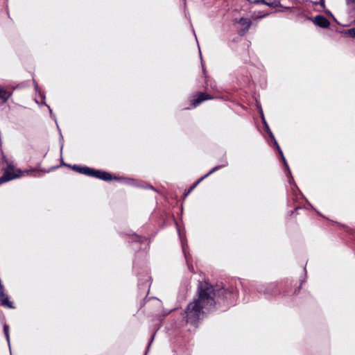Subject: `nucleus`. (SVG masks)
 <instances>
[{
    "mask_svg": "<svg viewBox=\"0 0 355 355\" xmlns=\"http://www.w3.org/2000/svg\"><path fill=\"white\" fill-rule=\"evenodd\" d=\"M155 333L153 334V336H151L150 340H149V343H148V346L147 347V350L149 349V347L151 345V343H153V340H154V338H155Z\"/></svg>",
    "mask_w": 355,
    "mask_h": 355,
    "instance_id": "nucleus-19",
    "label": "nucleus"
},
{
    "mask_svg": "<svg viewBox=\"0 0 355 355\" xmlns=\"http://www.w3.org/2000/svg\"><path fill=\"white\" fill-rule=\"evenodd\" d=\"M0 302L1 304L4 307L9 309L14 308L12 303L9 300L8 295L4 292V288H2L1 286L0 288Z\"/></svg>",
    "mask_w": 355,
    "mask_h": 355,
    "instance_id": "nucleus-9",
    "label": "nucleus"
},
{
    "mask_svg": "<svg viewBox=\"0 0 355 355\" xmlns=\"http://www.w3.org/2000/svg\"><path fill=\"white\" fill-rule=\"evenodd\" d=\"M260 114H261V119H262V122H263V123L264 125V127H265V130L267 132V133L268 134L270 138L272 139L273 144L275 146L276 149L278 151V153H279V156L281 157V159H282V162L284 163V166L286 168V175H287L288 178L289 179L288 181H289L290 183H291V180H293V178L291 176V172L290 171V168H289V166L288 165V163H287V162H286V159H285V157L284 156L283 152H282V149L280 148V147H279L277 140L275 139L274 135L272 134V131L270 130V128H269V126H268V123H267V122H266V121L265 119V117L263 116V113L262 110L260 111Z\"/></svg>",
    "mask_w": 355,
    "mask_h": 355,
    "instance_id": "nucleus-2",
    "label": "nucleus"
},
{
    "mask_svg": "<svg viewBox=\"0 0 355 355\" xmlns=\"http://www.w3.org/2000/svg\"><path fill=\"white\" fill-rule=\"evenodd\" d=\"M226 166H227V161H224L223 164H222L221 165H218V166H216L214 167L209 172H208L207 174H205V175L201 177L197 182H196L190 187V189H189V191H188L187 194L190 193L202 180H204L205 178H207L208 176H209L211 174H212L215 171H218V170H219V169H220V168H222L223 167H225Z\"/></svg>",
    "mask_w": 355,
    "mask_h": 355,
    "instance_id": "nucleus-5",
    "label": "nucleus"
},
{
    "mask_svg": "<svg viewBox=\"0 0 355 355\" xmlns=\"http://www.w3.org/2000/svg\"><path fill=\"white\" fill-rule=\"evenodd\" d=\"M239 23L241 26V28L239 31V34L240 35H244L250 29L252 25V21L248 18L241 17Z\"/></svg>",
    "mask_w": 355,
    "mask_h": 355,
    "instance_id": "nucleus-7",
    "label": "nucleus"
},
{
    "mask_svg": "<svg viewBox=\"0 0 355 355\" xmlns=\"http://www.w3.org/2000/svg\"><path fill=\"white\" fill-rule=\"evenodd\" d=\"M90 177H94L105 181H110L113 179L111 173L101 170L92 168Z\"/></svg>",
    "mask_w": 355,
    "mask_h": 355,
    "instance_id": "nucleus-4",
    "label": "nucleus"
},
{
    "mask_svg": "<svg viewBox=\"0 0 355 355\" xmlns=\"http://www.w3.org/2000/svg\"><path fill=\"white\" fill-rule=\"evenodd\" d=\"M350 13H355V0H345Z\"/></svg>",
    "mask_w": 355,
    "mask_h": 355,
    "instance_id": "nucleus-13",
    "label": "nucleus"
},
{
    "mask_svg": "<svg viewBox=\"0 0 355 355\" xmlns=\"http://www.w3.org/2000/svg\"><path fill=\"white\" fill-rule=\"evenodd\" d=\"M11 96V93L6 90L2 87H0V99L3 100L4 102L7 101L8 99Z\"/></svg>",
    "mask_w": 355,
    "mask_h": 355,
    "instance_id": "nucleus-12",
    "label": "nucleus"
},
{
    "mask_svg": "<svg viewBox=\"0 0 355 355\" xmlns=\"http://www.w3.org/2000/svg\"><path fill=\"white\" fill-rule=\"evenodd\" d=\"M312 21L321 28H328L330 25L329 21L323 15H316Z\"/></svg>",
    "mask_w": 355,
    "mask_h": 355,
    "instance_id": "nucleus-10",
    "label": "nucleus"
},
{
    "mask_svg": "<svg viewBox=\"0 0 355 355\" xmlns=\"http://www.w3.org/2000/svg\"><path fill=\"white\" fill-rule=\"evenodd\" d=\"M348 31H349V35L352 37H355V27L353 28L349 29Z\"/></svg>",
    "mask_w": 355,
    "mask_h": 355,
    "instance_id": "nucleus-18",
    "label": "nucleus"
},
{
    "mask_svg": "<svg viewBox=\"0 0 355 355\" xmlns=\"http://www.w3.org/2000/svg\"><path fill=\"white\" fill-rule=\"evenodd\" d=\"M67 166L71 167L72 169L76 172L90 176L92 168H89L88 166H78V165H73V166L67 165Z\"/></svg>",
    "mask_w": 355,
    "mask_h": 355,
    "instance_id": "nucleus-11",
    "label": "nucleus"
},
{
    "mask_svg": "<svg viewBox=\"0 0 355 355\" xmlns=\"http://www.w3.org/2000/svg\"><path fill=\"white\" fill-rule=\"evenodd\" d=\"M261 3L269 6L270 7H276V6H277V5L279 3V1L278 0H263Z\"/></svg>",
    "mask_w": 355,
    "mask_h": 355,
    "instance_id": "nucleus-14",
    "label": "nucleus"
},
{
    "mask_svg": "<svg viewBox=\"0 0 355 355\" xmlns=\"http://www.w3.org/2000/svg\"><path fill=\"white\" fill-rule=\"evenodd\" d=\"M257 291L264 295H275L279 293V290L276 283H270L267 285H259Z\"/></svg>",
    "mask_w": 355,
    "mask_h": 355,
    "instance_id": "nucleus-3",
    "label": "nucleus"
},
{
    "mask_svg": "<svg viewBox=\"0 0 355 355\" xmlns=\"http://www.w3.org/2000/svg\"><path fill=\"white\" fill-rule=\"evenodd\" d=\"M320 3L322 5H324V0H320Z\"/></svg>",
    "mask_w": 355,
    "mask_h": 355,
    "instance_id": "nucleus-22",
    "label": "nucleus"
},
{
    "mask_svg": "<svg viewBox=\"0 0 355 355\" xmlns=\"http://www.w3.org/2000/svg\"><path fill=\"white\" fill-rule=\"evenodd\" d=\"M136 237H137V241H139V242H141V241H141L142 238H141V237H140V236H136Z\"/></svg>",
    "mask_w": 355,
    "mask_h": 355,
    "instance_id": "nucleus-21",
    "label": "nucleus"
},
{
    "mask_svg": "<svg viewBox=\"0 0 355 355\" xmlns=\"http://www.w3.org/2000/svg\"><path fill=\"white\" fill-rule=\"evenodd\" d=\"M252 3H261L263 0H248Z\"/></svg>",
    "mask_w": 355,
    "mask_h": 355,
    "instance_id": "nucleus-20",
    "label": "nucleus"
},
{
    "mask_svg": "<svg viewBox=\"0 0 355 355\" xmlns=\"http://www.w3.org/2000/svg\"><path fill=\"white\" fill-rule=\"evenodd\" d=\"M150 188L151 189H154V187H153V186H150Z\"/></svg>",
    "mask_w": 355,
    "mask_h": 355,
    "instance_id": "nucleus-23",
    "label": "nucleus"
},
{
    "mask_svg": "<svg viewBox=\"0 0 355 355\" xmlns=\"http://www.w3.org/2000/svg\"><path fill=\"white\" fill-rule=\"evenodd\" d=\"M213 97L206 93L204 92H199L197 94V98L196 99H193L191 101V105L193 107H196L198 105H199L202 102L206 100L212 99Z\"/></svg>",
    "mask_w": 355,
    "mask_h": 355,
    "instance_id": "nucleus-8",
    "label": "nucleus"
},
{
    "mask_svg": "<svg viewBox=\"0 0 355 355\" xmlns=\"http://www.w3.org/2000/svg\"><path fill=\"white\" fill-rule=\"evenodd\" d=\"M179 236H180V240H181V243H182V247L183 253L184 254V257H185L187 262H188V257H187V252H186V247H185V245L184 243V241L182 240V236H181V234H180V232H179Z\"/></svg>",
    "mask_w": 355,
    "mask_h": 355,
    "instance_id": "nucleus-16",
    "label": "nucleus"
},
{
    "mask_svg": "<svg viewBox=\"0 0 355 355\" xmlns=\"http://www.w3.org/2000/svg\"><path fill=\"white\" fill-rule=\"evenodd\" d=\"M3 333L6 338V340H7L8 345H10L9 326L6 324H4V325H3Z\"/></svg>",
    "mask_w": 355,
    "mask_h": 355,
    "instance_id": "nucleus-15",
    "label": "nucleus"
},
{
    "mask_svg": "<svg viewBox=\"0 0 355 355\" xmlns=\"http://www.w3.org/2000/svg\"><path fill=\"white\" fill-rule=\"evenodd\" d=\"M17 177H19V175L14 173L13 168H8L3 171V175L0 177V184L12 180Z\"/></svg>",
    "mask_w": 355,
    "mask_h": 355,
    "instance_id": "nucleus-6",
    "label": "nucleus"
},
{
    "mask_svg": "<svg viewBox=\"0 0 355 355\" xmlns=\"http://www.w3.org/2000/svg\"><path fill=\"white\" fill-rule=\"evenodd\" d=\"M31 172L35 173L33 175L34 176L40 177V176L42 175V173H45L46 171H42L37 170V169H33V170L31 171Z\"/></svg>",
    "mask_w": 355,
    "mask_h": 355,
    "instance_id": "nucleus-17",
    "label": "nucleus"
},
{
    "mask_svg": "<svg viewBox=\"0 0 355 355\" xmlns=\"http://www.w3.org/2000/svg\"><path fill=\"white\" fill-rule=\"evenodd\" d=\"M237 297L238 291L234 287L215 290L207 282H200L198 287V297L194 298L185 309L187 322L196 324L209 311L218 309L227 310L234 304Z\"/></svg>",
    "mask_w": 355,
    "mask_h": 355,
    "instance_id": "nucleus-1",
    "label": "nucleus"
}]
</instances>
